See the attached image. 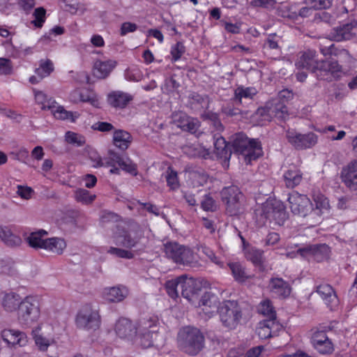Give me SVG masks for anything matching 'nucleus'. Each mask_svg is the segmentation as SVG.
<instances>
[{
  "instance_id": "39",
  "label": "nucleus",
  "mask_w": 357,
  "mask_h": 357,
  "mask_svg": "<svg viewBox=\"0 0 357 357\" xmlns=\"http://www.w3.org/2000/svg\"><path fill=\"white\" fill-rule=\"evenodd\" d=\"M181 245L175 241H168L163 244V251L166 257L174 262L176 259H178V252Z\"/></svg>"
},
{
  "instance_id": "58",
  "label": "nucleus",
  "mask_w": 357,
  "mask_h": 357,
  "mask_svg": "<svg viewBox=\"0 0 357 357\" xmlns=\"http://www.w3.org/2000/svg\"><path fill=\"white\" fill-rule=\"evenodd\" d=\"M34 333V340L36 344L38 347L40 351H46L50 345V342L48 339L43 337L41 335L36 334V330L33 331Z\"/></svg>"
},
{
  "instance_id": "46",
  "label": "nucleus",
  "mask_w": 357,
  "mask_h": 357,
  "mask_svg": "<svg viewBox=\"0 0 357 357\" xmlns=\"http://www.w3.org/2000/svg\"><path fill=\"white\" fill-rule=\"evenodd\" d=\"M80 102H89L95 107H100V102L97 96L92 91H82Z\"/></svg>"
},
{
  "instance_id": "24",
  "label": "nucleus",
  "mask_w": 357,
  "mask_h": 357,
  "mask_svg": "<svg viewBox=\"0 0 357 357\" xmlns=\"http://www.w3.org/2000/svg\"><path fill=\"white\" fill-rule=\"evenodd\" d=\"M22 301L21 296L14 292L0 294V305L7 312H13L19 308Z\"/></svg>"
},
{
  "instance_id": "56",
  "label": "nucleus",
  "mask_w": 357,
  "mask_h": 357,
  "mask_svg": "<svg viewBox=\"0 0 357 357\" xmlns=\"http://www.w3.org/2000/svg\"><path fill=\"white\" fill-rule=\"evenodd\" d=\"M255 95L254 89L251 88L243 89L238 87L235 91L236 100L238 102H241L242 98H252V96Z\"/></svg>"
},
{
  "instance_id": "6",
  "label": "nucleus",
  "mask_w": 357,
  "mask_h": 357,
  "mask_svg": "<svg viewBox=\"0 0 357 357\" xmlns=\"http://www.w3.org/2000/svg\"><path fill=\"white\" fill-rule=\"evenodd\" d=\"M40 314L38 300L32 296H26L19 305L17 319L21 324L29 326L38 319Z\"/></svg>"
},
{
  "instance_id": "54",
  "label": "nucleus",
  "mask_w": 357,
  "mask_h": 357,
  "mask_svg": "<svg viewBox=\"0 0 357 357\" xmlns=\"http://www.w3.org/2000/svg\"><path fill=\"white\" fill-rule=\"evenodd\" d=\"M108 253L115 255L120 258L124 259H132L134 257V255L132 252L126 250L119 248L111 247L107 251Z\"/></svg>"
},
{
  "instance_id": "11",
  "label": "nucleus",
  "mask_w": 357,
  "mask_h": 357,
  "mask_svg": "<svg viewBox=\"0 0 357 357\" xmlns=\"http://www.w3.org/2000/svg\"><path fill=\"white\" fill-rule=\"evenodd\" d=\"M286 137L296 149H310L317 143V136L313 132L303 135L294 130H288L286 132Z\"/></svg>"
},
{
  "instance_id": "43",
  "label": "nucleus",
  "mask_w": 357,
  "mask_h": 357,
  "mask_svg": "<svg viewBox=\"0 0 357 357\" xmlns=\"http://www.w3.org/2000/svg\"><path fill=\"white\" fill-rule=\"evenodd\" d=\"M229 266L236 280L243 282L248 278L240 264L231 263Z\"/></svg>"
},
{
  "instance_id": "60",
  "label": "nucleus",
  "mask_w": 357,
  "mask_h": 357,
  "mask_svg": "<svg viewBox=\"0 0 357 357\" xmlns=\"http://www.w3.org/2000/svg\"><path fill=\"white\" fill-rule=\"evenodd\" d=\"M12 63L10 60L0 58V75H10L12 73Z\"/></svg>"
},
{
  "instance_id": "49",
  "label": "nucleus",
  "mask_w": 357,
  "mask_h": 357,
  "mask_svg": "<svg viewBox=\"0 0 357 357\" xmlns=\"http://www.w3.org/2000/svg\"><path fill=\"white\" fill-rule=\"evenodd\" d=\"M262 324H266L271 331L272 336L277 335L278 332L283 329L282 325L276 320V317L264 319L262 321Z\"/></svg>"
},
{
  "instance_id": "15",
  "label": "nucleus",
  "mask_w": 357,
  "mask_h": 357,
  "mask_svg": "<svg viewBox=\"0 0 357 357\" xmlns=\"http://www.w3.org/2000/svg\"><path fill=\"white\" fill-rule=\"evenodd\" d=\"M180 282V289L183 297L188 301H192L201 291L202 284L199 281L193 278H188L186 275L178 277Z\"/></svg>"
},
{
  "instance_id": "25",
  "label": "nucleus",
  "mask_w": 357,
  "mask_h": 357,
  "mask_svg": "<svg viewBox=\"0 0 357 357\" xmlns=\"http://www.w3.org/2000/svg\"><path fill=\"white\" fill-rule=\"evenodd\" d=\"M218 299L215 295L205 293L199 301V306L202 307V312L211 317L217 310H218Z\"/></svg>"
},
{
  "instance_id": "5",
  "label": "nucleus",
  "mask_w": 357,
  "mask_h": 357,
  "mask_svg": "<svg viewBox=\"0 0 357 357\" xmlns=\"http://www.w3.org/2000/svg\"><path fill=\"white\" fill-rule=\"evenodd\" d=\"M222 326L229 330L235 329L242 318V311L236 301H225L218 307Z\"/></svg>"
},
{
  "instance_id": "36",
  "label": "nucleus",
  "mask_w": 357,
  "mask_h": 357,
  "mask_svg": "<svg viewBox=\"0 0 357 357\" xmlns=\"http://www.w3.org/2000/svg\"><path fill=\"white\" fill-rule=\"evenodd\" d=\"M0 238L10 247L17 246L21 243V238L14 234L10 229L6 226L0 227Z\"/></svg>"
},
{
  "instance_id": "28",
  "label": "nucleus",
  "mask_w": 357,
  "mask_h": 357,
  "mask_svg": "<svg viewBox=\"0 0 357 357\" xmlns=\"http://www.w3.org/2000/svg\"><path fill=\"white\" fill-rule=\"evenodd\" d=\"M116 64V61L112 60L97 61L93 66V75L99 79H104L109 75Z\"/></svg>"
},
{
  "instance_id": "22",
  "label": "nucleus",
  "mask_w": 357,
  "mask_h": 357,
  "mask_svg": "<svg viewBox=\"0 0 357 357\" xmlns=\"http://www.w3.org/2000/svg\"><path fill=\"white\" fill-rule=\"evenodd\" d=\"M174 263L191 268L197 267L199 266V261L196 255L191 249L183 245L178 252V259H176Z\"/></svg>"
},
{
  "instance_id": "52",
  "label": "nucleus",
  "mask_w": 357,
  "mask_h": 357,
  "mask_svg": "<svg viewBox=\"0 0 357 357\" xmlns=\"http://www.w3.org/2000/svg\"><path fill=\"white\" fill-rule=\"evenodd\" d=\"M65 137L66 142L70 144H77V146H82L85 144V138L73 132L68 131Z\"/></svg>"
},
{
  "instance_id": "61",
  "label": "nucleus",
  "mask_w": 357,
  "mask_h": 357,
  "mask_svg": "<svg viewBox=\"0 0 357 357\" xmlns=\"http://www.w3.org/2000/svg\"><path fill=\"white\" fill-rule=\"evenodd\" d=\"M137 29V25L130 22H123L120 29V35L123 36L128 33H132Z\"/></svg>"
},
{
  "instance_id": "45",
  "label": "nucleus",
  "mask_w": 357,
  "mask_h": 357,
  "mask_svg": "<svg viewBox=\"0 0 357 357\" xmlns=\"http://www.w3.org/2000/svg\"><path fill=\"white\" fill-rule=\"evenodd\" d=\"M258 311L260 314L267 317V319L275 318L276 313L269 301H264L260 303Z\"/></svg>"
},
{
  "instance_id": "57",
  "label": "nucleus",
  "mask_w": 357,
  "mask_h": 357,
  "mask_svg": "<svg viewBox=\"0 0 357 357\" xmlns=\"http://www.w3.org/2000/svg\"><path fill=\"white\" fill-rule=\"evenodd\" d=\"M205 116L211 122L215 130L221 132L224 130V126L222 124L220 119H219V116L217 114L208 112L205 114Z\"/></svg>"
},
{
  "instance_id": "41",
  "label": "nucleus",
  "mask_w": 357,
  "mask_h": 357,
  "mask_svg": "<svg viewBox=\"0 0 357 357\" xmlns=\"http://www.w3.org/2000/svg\"><path fill=\"white\" fill-rule=\"evenodd\" d=\"M315 208L312 206L311 215H320L323 209H327L329 207V202L326 197L322 195H317L314 197Z\"/></svg>"
},
{
  "instance_id": "47",
  "label": "nucleus",
  "mask_w": 357,
  "mask_h": 357,
  "mask_svg": "<svg viewBox=\"0 0 357 357\" xmlns=\"http://www.w3.org/2000/svg\"><path fill=\"white\" fill-rule=\"evenodd\" d=\"M95 198L96 195H90L89 192L85 189H78L75 192L76 200L86 204L91 203Z\"/></svg>"
},
{
  "instance_id": "9",
  "label": "nucleus",
  "mask_w": 357,
  "mask_h": 357,
  "mask_svg": "<svg viewBox=\"0 0 357 357\" xmlns=\"http://www.w3.org/2000/svg\"><path fill=\"white\" fill-rule=\"evenodd\" d=\"M257 114L262 116L265 121H271L273 118L285 121L289 117L285 102L275 99L267 102L264 107L258 109Z\"/></svg>"
},
{
  "instance_id": "37",
  "label": "nucleus",
  "mask_w": 357,
  "mask_h": 357,
  "mask_svg": "<svg viewBox=\"0 0 357 357\" xmlns=\"http://www.w3.org/2000/svg\"><path fill=\"white\" fill-rule=\"evenodd\" d=\"M188 178L193 187L204 185L208 180V175L202 169H192L188 172Z\"/></svg>"
},
{
  "instance_id": "55",
  "label": "nucleus",
  "mask_w": 357,
  "mask_h": 357,
  "mask_svg": "<svg viewBox=\"0 0 357 357\" xmlns=\"http://www.w3.org/2000/svg\"><path fill=\"white\" fill-rule=\"evenodd\" d=\"M202 208L204 211H215L217 209L215 201L209 195H206L203 200L201 202Z\"/></svg>"
},
{
  "instance_id": "35",
  "label": "nucleus",
  "mask_w": 357,
  "mask_h": 357,
  "mask_svg": "<svg viewBox=\"0 0 357 357\" xmlns=\"http://www.w3.org/2000/svg\"><path fill=\"white\" fill-rule=\"evenodd\" d=\"M47 235L44 229H39L31 232L26 238L29 245L34 249H43V245L46 244V239L43 237Z\"/></svg>"
},
{
  "instance_id": "18",
  "label": "nucleus",
  "mask_w": 357,
  "mask_h": 357,
  "mask_svg": "<svg viewBox=\"0 0 357 357\" xmlns=\"http://www.w3.org/2000/svg\"><path fill=\"white\" fill-rule=\"evenodd\" d=\"M114 331L120 338L134 341L137 332V326L130 319L121 318L116 322Z\"/></svg>"
},
{
  "instance_id": "8",
  "label": "nucleus",
  "mask_w": 357,
  "mask_h": 357,
  "mask_svg": "<svg viewBox=\"0 0 357 357\" xmlns=\"http://www.w3.org/2000/svg\"><path fill=\"white\" fill-rule=\"evenodd\" d=\"M77 328L86 331H96L100 324V317L98 311L90 305L83 306L77 312L75 318Z\"/></svg>"
},
{
  "instance_id": "59",
  "label": "nucleus",
  "mask_w": 357,
  "mask_h": 357,
  "mask_svg": "<svg viewBox=\"0 0 357 357\" xmlns=\"http://www.w3.org/2000/svg\"><path fill=\"white\" fill-rule=\"evenodd\" d=\"M185 51V46L181 42H178L172 47L171 54L174 61L178 60Z\"/></svg>"
},
{
  "instance_id": "48",
  "label": "nucleus",
  "mask_w": 357,
  "mask_h": 357,
  "mask_svg": "<svg viewBox=\"0 0 357 357\" xmlns=\"http://www.w3.org/2000/svg\"><path fill=\"white\" fill-rule=\"evenodd\" d=\"M180 282L178 277L174 280H168L166 282L165 287L169 296L172 298L178 297V289H180Z\"/></svg>"
},
{
  "instance_id": "3",
  "label": "nucleus",
  "mask_w": 357,
  "mask_h": 357,
  "mask_svg": "<svg viewBox=\"0 0 357 357\" xmlns=\"http://www.w3.org/2000/svg\"><path fill=\"white\" fill-rule=\"evenodd\" d=\"M231 146L234 153L241 155L247 164L257 159L261 155V148L259 141L249 139L242 132L232 137Z\"/></svg>"
},
{
  "instance_id": "12",
  "label": "nucleus",
  "mask_w": 357,
  "mask_h": 357,
  "mask_svg": "<svg viewBox=\"0 0 357 357\" xmlns=\"http://www.w3.org/2000/svg\"><path fill=\"white\" fill-rule=\"evenodd\" d=\"M288 202L293 213L302 217H305L309 213L311 215L312 203L306 195L293 192L289 195Z\"/></svg>"
},
{
  "instance_id": "50",
  "label": "nucleus",
  "mask_w": 357,
  "mask_h": 357,
  "mask_svg": "<svg viewBox=\"0 0 357 357\" xmlns=\"http://www.w3.org/2000/svg\"><path fill=\"white\" fill-rule=\"evenodd\" d=\"M329 248L326 244L312 245V255L320 260L327 257Z\"/></svg>"
},
{
  "instance_id": "44",
  "label": "nucleus",
  "mask_w": 357,
  "mask_h": 357,
  "mask_svg": "<svg viewBox=\"0 0 357 357\" xmlns=\"http://www.w3.org/2000/svg\"><path fill=\"white\" fill-rule=\"evenodd\" d=\"M33 16L34 20L31 23L38 28H41L45 22L46 19V10L43 7H39L35 9Z\"/></svg>"
},
{
  "instance_id": "16",
  "label": "nucleus",
  "mask_w": 357,
  "mask_h": 357,
  "mask_svg": "<svg viewBox=\"0 0 357 357\" xmlns=\"http://www.w3.org/2000/svg\"><path fill=\"white\" fill-rule=\"evenodd\" d=\"M326 327L321 326L312 336L314 348L320 354H329L333 351V344L326 334Z\"/></svg>"
},
{
  "instance_id": "33",
  "label": "nucleus",
  "mask_w": 357,
  "mask_h": 357,
  "mask_svg": "<svg viewBox=\"0 0 357 357\" xmlns=\"http://www.w3.org/2000/svg\"><path fill=\"white\" fill-rule=\"evenodd\" d=\"M114 144L121 150L127 149L132 142V136L127 131L118 130L114 132Z\"/></svg>"
},
{
  "instance_id": "13",
  "label": "nucleus",
  "mask_w": 357,
  "mask_h": 357,
  "mask_svg": "<svg viewBox=\"0 0 357 357\" xmlns=\"http://www.w3.org/2000/svg\"><path fill=\"white\" fill-rule=\"evenodd\" d=\"M342 66L333 59L319 61L317 77L321 80L332 81V77H338Z\"/></svg>"
},
{
  "instance_id": "32",
  "label": "nucleus",
  "mask_w": 357,
  "mask_h": 357,
  "mask_svg": "<svg viewBox=\"0 0 357 357\" xmlns=\"http://www.w3.org/2000/svg\"><path fill=\"white\" fill-rule=\"evenodd\" d=\"M66 248V241L58 237L46 238V244L43 245L44 250L58 255L63 254Z\"/></svg>"
},
{
  "instance_id": "7",
  "label": "nucleus",
  "mask_w": 357,
  "mask_h": 357,
  "mask_svg": "<svg viewBox=\"0 0 357 357\" xmlns=\"http://www.w3.org/2000/svg\"><path fill=\"white\" fill-rule=\"evenodd\" d=\"M264 223L268 220L270 223L282 225L287 219V213L284 205L278 201L266 202L261 206L260 212Z\"/></svg>"
},
{
  "instance_id": "64",
  "label": "nucleus",
  "mask_w": 357,
  "mask_h": 357,
  "mask_svg": "<svg viewBox=\"0 0 357 357\" xmlns=\"http://www.w3.org/2000/svg\"><path fill=\"white\" fill-rule=\"evenodd\" d=\"M257 333L261 338H268L273 337L271 331L266 324H262V321L259 322V327L257 328Z\"/></svg>"
},
{
  "instance_id": "62",
  "label": "nucleus",
  "mask_w": 357,
  "mask_h": 357,
  "mask_svg": "<svg viewBox=\"0 0 357 357\" xmlns=\"http://www.w3.org/2000/svg\"><path fill=\"white\" fill-rule=\"evenodd\" d=\"M199 121L196 119L190 117L184 131H188L192 134H196L199 130Z\"/></svg>"
},
{
  "instance_id": "63",
  "label": "nucleus",
  "mask_w": 357,
  "mask_h": 357,
  "mask_svg": "<svg viewBox=\"0 0 357 357\" xmlns=\"http://www.w3.org/2000/svg\"><path fill=\"white\" fill-rule=\"evenodd\" d=\"M174 118V121H176L177 126L184 130L190 117L188 116L184 113H179L176 114Z\"/></svg>"
},
{
  "instance_id": "27",
  "label": "nucleus",
  "mask_w": 357,
  "mask_h": 357,
  "mask_svg": "<svg viewBox=\"0 0 357 357\" xmlns=\"http://www.w3.org/2000/svg\"><path fill=\"white\" fill-rule=\"evenodd\" d=\"M285 185L288 188H294L298 185L303 180V173L295 165H291L283 175Z\"/></svg>"
},
{
  "instance_id": "34",
  "label": "nucleus",
  "mask_w": 357,
  "mask_h": 357,
  "mask_svg": "<svg viewBox=\"0 0 357 357\" xmlns=\"http://www.w3.org/2000/svg\"><path fill=\"white\" fill-rule=\"evenodd\" d=\"M317 292L328 305L333 306L337 301V296L332 287L327 284H320L317 287Z\"/></svg>"
},
{
  "instance_id": "38",
  "label": "nucleus",
  "mask_w": 357,
  "mask_h": 357,
  "mask_svg": "<svg viewBox=\"0 0 357 357\" xmlns=\"http://www.w3.org/2000/svg\"><path fill=\"white\" fill-rule=\"evenodd\" d=\"M217 154L225 160H229L231 155L230 146L223 137L216 139L214 143Z\"/></svg>"
},
{
  "instance_id": "21",
  "label": "nucleus",
  "mask_w": 357,
  "mask_h": 357,
  "mask_svg": "<svg viewBox=\"0 0 357 357\" xmlns=\"http://www.w3.org/2000/svg\"><path fill=\"white\" fill-rule=\"evenodd\" d=\"M268 288L273 296L285 298L291 294V288L289 283L280 278H273L269 281Z\"/></svg>"
},
{
  "instance_id": "1",
  "label": "nucleus",
  "mask_w": 357,
  "mask_h": 357,
  "mask_svg": "<svg viewBox=\"0 0 357 357\" xmlns=\"http://www.w3.org/2000/svg\"><path fill=\"white\" fill-rule=\"evenodd\" d=\"M159 321L157 317L141 319L137 324L135 344L144 349L162 343V336L159 333Z\"/></svg>"
},
{
  "instance_id": "17",
  "label": "nucleus",
  "mask_w": 357,
  "mask_h": 357,
  "mask_svg": "<svg viewBox=\"0 0 357 357\" xmlns=\"http://www.w3.org/2000/svg\"><path fill=\"white\" fill-rule=\"evenodd\" d=\"M356 28L357 22L355 21L334 27L329 33V38L337 42L351 40L356 36Z\"/></svg>"
},
{
  "instance_id": "40",
  "label": "nucleus",
  "mask_w": 357,
  "mask_h": 357,
  "mask_svg": "<svg viewBox=\"0 0 357 357\" xmlns=\"http://www.w3.org/2000/svg\"><path fill=\"white\" fill-rule=\"evenodd\" d=\"M54 70L53 63L50 59L40 60L38 68L35 70L39 78L48 77Z\"/></svg>"
},
{
  "instance_id": "14",
  "label": "nucleus",
  "mask_w": 357,
  "mask_h": 357,
  "mask_svg": "<svg viewBox=\"0 0 357 357\" xmlns=\"http://www.w3.org/2000/svg\"><path fill=\"white\" fill-rule=\"evenodd\" d=\"M317 53L314 50H307L300 52L295 66L297 69H306L317 75L319 66Z\"/></svg>"
},
{
  "instance_id": "42",
  "label": "nucleus",
  "mask_w": 357,
  "mask_h": 357,
  "mask_svg": "<svg viewBox=\"0 0 357 357\" xmlns=\"http://www.w3.org/2000/svg\"><path fill=\"white\" fill-rule=\"evenodd\" d=\"M52 114L56 119L61 120L70 119L73 122L79 116L77 112H68L61 106H58L55 110H52Z\"/></svg>"
},
{
  "instance_id": "20",
  "label": "nucleus",
  "mask_w": 357,
  "mask_h": 357,
  "mask_svg": "<svg viewBox=\"0 0 357 357\" xmlns=\"http://www.w3.org/2000/svg\"><path fill=\"white\" fill-rule=\"evenodd\" d=\"M141 237V233L132 235L130 231L121 230L114 235V242L117 246L132 248L139 243Z\"/></svg>"
},
{
  "instance_id": "2",
  "label": "nucleus",
  "mask_w": 357,
  "mask_h": 357,
  "mask_svg": "<svg viewBox=\"0 0 357 357\" xmlns=\"http://www.w3.org/2000/svg\"><path fill=\"white\" fill-rule=\"evenodd\" d=\"M204 342L203 333L195 327H183L178 333L179 349L190 356L197 355L204 347Z\"/></svg>"
},
{
  "instance_id": "4",
  "label": "nucleus",
  "mask_w": 357,
  "mask_h": 357,
  "mask_svg": "<svg viewBox=\"0 0 357 357\" xmlns=\"http://www.w3.org/2000/svg\"><path fill=\"white\" fill-rule=\"evenodd\" d=\"M222 202L226 205V211L231 215H238L243 212L245 196L236 185L225 187L220 192Z\"/></svg>"
},
{
  "instance_id": "29",
  "label": "nucleus",
  "mask_w": 357,
  "mask_h": 357,
  "mask_svg": "<svg viewBox=\"0 0 357 357\" xmlns=\"http://www.w3.org/2000/svg\"><path fill=\"white\" fill-rule=\"evenodd\" d=\"M132 99L131 96L121 91H114L107 97L109 104L115 108H124Z\"/></svg>"
},
{
  "instance_id": "26",
  "label": "nucleus",
  "mask_w": 357,
  "mask_h": 357,
  "mask_svg": "<svg viewBox=\"0 0 357 357\" xmlns=\"http://www.w3.org/2000/svg\"><path fill=\"white\" fill-rule=\"evenodd\" d=\"M3 340L9 344L24 346L27 342L24 333L15 330H3L1 333Z\"/></svg>"
},
{
  "instance_id": "53",
  "label": "nucleus",
  "mask_w": 357,
  "mask_h": 357,
  "mask_svg": "<svg viewBox=\"0 0 357 357\" xmlns=\"http://www.w3.org/2000/svg\"><path fill=\"white\" fill-rule=\"evenodd\" d=\"M333 0H305L314 9H327L332 6Z\"/></svg>"
},
{
  "instance_id": "51",
  "label": "nucleus",
  "mask_w": 357,
  "mask_h": 357,
  "mask_svg": "<svg viewBox=\"0 0 357 357\" xmlns=\"http://www.w3.org/2000/svg\"><path fill=\"white\" fill-rule=\"evenodd\" d=\"M166 180L167 185L172 190H176L179 187V182L176 172L171 168L167 171Z\"/></svg>"
},
{
  "instance_id": "10",
  "label": "nucleus",
  "mask_w": 357,
  "mask_h": 357,
  "mask_svg": "<svg viewBox=\"0 0 357 357\" xmlns=\"http://www.w3.org/2000/svg\"><path fill=\"white\" fill-rule=\"evenodd\" d=\"M105 165L107 166L112 167L109 171L111 174H119V168L116 167V165H118L122 170L132 176H136L138 173L137 165L135 163H134L129 158L122 157L114 151H109Z\"/></svg>"
},
{
  "instance_id": "31",
  "label": "nucleus",
  "mask_w": 357,
  "mask_h": 357,
  "mask_svg": "<svg viewBox=\"0 0 357 357\" xmlns=\"http://www.w3.org/2000/svg\"><path fill=\"white\" fill-rule=\"evenodd\" d=\"M245 255L248 260L250 261L256 267L261 271L264 269V252L254 247L248 248L245 250Z\"/></svg>"
},
{
  "instance_id": "23",
  "label": "nucleus",
  "mask_w": 357,
  "mask_h": 357,
  "mask_svg": "<svg viewBox=\"0 0 357 357\" xmlns=\"http://www.w3.org/2000/svg\"><path fill=\"white\" fill-rule=\"evenodd\" d=\"M174 263L191 268L197 267L199 266V261L196 255L191 249L183 245L178 252V259H176Z\"/></svg>"
},
{
  "instance_id": "30",
  "label": "nucleus",
  "mask_w": 357,
  "mask_h": 357,
  "mask_svg": "<svg viewBox=\"0 0 357 357\" xmlns=\"http://www.w3.org/2000/svg\"><path fill=\"white\" fill-rule=\"evenodd\" d=\"M128 294V290L125 287H114L106 289L104 295L105 299L110 303L122 301Z\"/></svg>"
},
{
  "instance_id": "19",
  "label": "nucleus",
  "mask_w": 357,
  "mask_h": 357,
  "mask_svg": "<svg viewBox=\"0 0 357 357\" xmlns=\"http://www.w3.org/2000/svg\"><path fill=\"white\" fill-rule=\"evenodd\" d=\"M342 181L351 190H357V160H352L341 172Z\"/></svg>"
}]
</instances>
